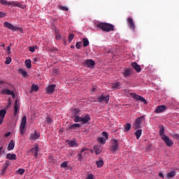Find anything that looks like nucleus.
I'll return each mask as SVG.
<instances>
[{
	"label": "nucleus",
	"mask_w": 179,
	"mask_h": 179,
	"mask_svg": "<svg viewBox=\"0 0 179 179\" xmlns=\"http://www.w3.org/2000/svg\"><path fill=\"white\" fill-rule=\"evenodd\" d=\"M92 120L89 114L83 116H76L73 118L74 122H81L83 124H89V122Z\"/></svg>",
	"instance_id": "f257e3e1"
},
{
	"label": "nucleus",
	"mask_w": 179,
	"mask_h": 179,
	"mask_svg": "<svg viewBox=\"0 0 179 179\" xmlns=\"http://www.w3.org/2000/svg\"><path fill=\"white\" fill-rule=\"evenodd\" d=\"M97 27H99L102 31H106V33L113 31L114 30V25L110 23L101 22L97 24Z\"/></svg>",
	"instance_id": "f03ea898"
},
{
	"label": "nucleus",
	"mask_w": 179,
	"mask_h": 179,
	"mask_svg": "<svg viewBox=\"0 0 179 179\" xmlns=\"http://www.w3.org/2000/svg\"><path fill=\"white\" fill-rule=\"evenodd\" d=\"M4 27L8 29L9 30H12V31H23V29L20 27H17L14 26L13 24H10L9 22H4L3 23Z\"/></svg>",
	"instance_id": "7ed1b4c3"
},
{
	"label": "nucleus",
	"mask_w": 179,
	"mask_h": 179,
	"mask_svg": "<svg viewBox=\"0 0 179 179\" xmlns=\"http://www.w3.org/2000/svg\"><path fill=\"white\" fill-rule=\"evenodd\" d=\"M26 124H27V117L24 116L22 118L20 126V132L21 135H24L26 134Z\"/></svg>",
	"instance_id": "20e7f679"
},
{
	"label": "nucleus",
	"mask_w": 179,
	"mask_h": 179,
	"mask_svg": "<svg viewBox=\"0 0 179 179\" xmlns=\"http://www.w3.org/2000/svg\"><path fill=\"white\" fill-rule=\"evenodd\" d=\"M145 121V115L138 117L134 122L133 125L134 127V129L136 131L141 128V125L142 122Z\"/></svg>",
	"instance_id": "39448f33"
},
{
	"label": "nucleus",
	"mask_w": 179,
	"mask_h": 179,
	"mask_svg": "<svg viewBox=\"0 0 179 179\" xmlns=\"http://www.w3.org/2000/svg\"><path fill=\"white\" fill-rule=\"evenodd\" d=\"M130 96L136 101H141V103H143L144 104H148V101H146L145 99L141 95H138L135 93H131Z\"/></svg>",
	"instance_id": "423d86ee"
},
{
	"label": "nucleus",
	"mask_w": 179,
	"mask_h": 179,
	"mask_svg": "<svg viewBox=\"0 0 179 179\" xmlns=\"http://www.w3.org/2000/svg\"><path fill=\"white\" fill-rule=\"evenodd\" d=\"M102 136H103V137H99L97 141L101 145H106V141L108 140V133H107V131H103Z\"/></svg>",
	"instance_id": "0eeeda50"
},
{
	"label": "nucleus",
	"mask_w": 179,
	"mask_h": 179,
	"mask_svg": "<svg viewBox=\"0 0 179 179\" xmlns=\"http://www.w3.org/2000/svg\"><path fill=\"white\" fill-rule=\"evenodd\" d=\"M127 23L129 29H130V30H132L133 31H135V22H134L132 17H129V18H127Z\"/></svg>",
	"instance_id": "6e6552de"
},
{
	"label": "nucleus",
	"mask_w": 179,
	"mask_h": 179,
	"mask_svg": "<svg viewBox=\"0 0 179 179\" xmlns=\"http://www.w3.org/2000/svg\"><path fill=\"white\" fill-rule=\"evenodd\" d=\"M110 150L112 153H115L118 150V140L113 139L112 140V145L110 146Z\"/></svg>",
	"instance_id": "1a4fd4ad"
},
{
	"label": "nucleus",
	"mask_w": 179,
	"mask_h": 179,
	"mask_svg": "<svg viewBox=\"0 0 179 179\" xmlns=\"http://www.w3.org/2000/svg\"><path fill=\"white\" fill-rule=\"evenodd\" d=\"M162 139L164 141L168 148H171L173 145H174L173 140L170 139V138H169L167 136H164Z\"/></svg>",
	"instance_id": "9d476101"
},
{
	"label": "nucleus",
	"mask_w": 179,
	"mask_h": 179,
	"mask_svg": "<svg viewBox=\"0 0 179 179\" xmlns=\"http://www.w3.org/2000/svg\"><path fill=\"white\" fill-rule=\"evenodd\" d=\"M84 64L86 65V66H87V68H90V69H93L94 68V65H96L94 60L91 59H86Z\"/></svg>",
	"instance_id": "9b49d317"
},
{
	"label": "nucleus",
	"mask_w": 179,
	"mask_h": 179,
	"mask_svg": "<svg viewBox=\"0 0 179 179\" xmlns=\"http://www.w3.org/2000/svg\"><path fill=\"white\" fill-rule=\"evenodd\" d=\"M1 94H6V96H12L13 99L16 98L15 92L10 90L9 89H4L1 90Z\"/></svg>",
	"instance_id": "f8f14e48"
},
{
	"label": "nucleus",
	"mask_w": 179,
	"mask_h": 179,
	"mask_svg": "<svg viewBox=\"0 0 179 179\" xmlns=\"http://www.w3.org/2000/svg\"><path fill=\"white\" fill-rule=\"evenodd\" d=\"M167 110V107L164 105H159L157 107L156 110L154 111L155 114H161V113H164Z\"/></svg>",
	"instance_id": "ddd939ff"
},
{
	"label": "nucleus",
	"mask_w": 179,
	"mask_h": 179,
	"mask_svg": "<svg viewBox=\"0 0 179 179\" xmlns=\"http://www.w3.org/2000/svg\"><path fill=\"white\" fill-rule=\"evenodd\" d=\"M17 6V8H21L24 9V6L20 3L19 1H8L7 6Z\"/></svg>",
	"instance_id": "4468645a"
},
{
	"label": "nucleus",
	"mask_w": 179,
	"mask_h": 179,
	"mask_svg": "<svg viewBox=\"0 0 179 179\" xmlns=\"http://www.w3.org/2000/svg\"><path fill=\"white\" fill-rule=\"evenodd\" d=\"M97 100H98L99 103L105 101V103H108V101L110 100V95H107L105 96L103 94H102L97 98Z\"/></svg>",
	"instance_id": "2eb2a0df"
},
{
	"label": "nucleus",
	"mask_w": 179,
	"mask_h": 179,
	"mask_svg": "<svg viewBox=\"0 0 179 179\" xmlns=\"http://www.w3.org/2000/svg\"><path fill=\"white\" fill-rule=\"evenodd\" d=\"M40 138V133L37 132L36 130L29 135V141H36Z\"/></svg>",
	"instance_id": "dca6fc26"
},
{
	"label": "nucleus",
	"mask_w": 179,
	"mask_h": 179,
	"mask_svg": "<svg viewBox=\"0 0 179 179\" xmlns=\"http://www.w3.org/2000/svg\"><path fill=\"white\" fill-rule=\"evenodd\" d=\"M29 152L34 155L36 159H37L38 156V152H40V148H38V145H36L34 148L30 149Z\"/></svg>",
	"instance_id": "f3484780"
},
{
	"label": "nucleus",
	"mask_w": 179,
	"mask_h": 179,
	"mask_svg": "<svg viewBox=\"0 0 179 179\" xmlns=\"http://www.w3.org/2000/svg\"><path fill=\"white\" fill-rule=\"evenodd\" d=\"M55 87H57V85H50L46 87V92L48 93V94H52L55 91Z\"/></svg>",
	"instance_id": "a211bd4d"
},
{
	"label": "nucleus",
	"mask_w": 179,
	"mask_h": 179,
	"mask_svg": "<svg viewBox=\"0 0 179 179\" xmlns=\"http://www.w3.org/2000/svg\"><path fill=\"white\" fill-rule=\"evenodd\" d=\"M20 110V104L17 103V99H15V105H14V115H16L17 113H19Z\"/></svg>",
	"instance_id": "6ab92c4d"
},
{
	"label": "nucleus",
	"mask_w": 179,
	"mask_h": 179,
	"mask_svg": "<svg viewBox=\"0 0 179 179\" xmlns=\"http://www.w3.org/2000/svg\"><path fill=\"white\" fill-rule=\"evenodd\" d=\"M131 66L138 73L141 72L142 71V69L141 68V66L138 64L136 62H132L131 63Z\"/></svg>",
	"instance_id": "aec40b11"
},
{
	"label": "nucleus",
	"mask_w": 179,
	"mask_h": 179,
	"mask_svg": "<svg viewBox=\"0 0 179 179\" xmlns=\"http://www.w3.org/2000/svg\"><path fill=\"white\" fill-rule=\"evenodd\" d=\"M94 150L95 152V155H100L101 152H103V148H101V145H95L94 146Z\"/></svg>",
	"instance_id": "412c9836"
},
{
	"label": "nucleus",
	"mask_w": 179,
	"mask_h": 179,
	"mask_svg": "<svg viewBox=\"0 0 179 179\" xmlns=\"http://www.w3.org/2000/svg\"><path fill=\"white\" fill-rule=\"evenodd\" d=\"M86 150H87V148H84L81 150V152L78 154V162H82L83 160V156L82 155V153H83V152H86Z\"/></svg>",
	"instance_id": "4be33fe9"
},
{
	"label": "nucleus",
	"mask_w": 179,
	"mask_h": 179,
	"mask_svg": "<svg viewBox=\"0 0 179 179\" xmlns=\"http://www.w3.org/2000/svg\"><path fill=\"white\" fill-rule=\"evenodd\" d=\"M132 73V71H131V69H126L123 71L122 75L124 78H128L131 74Z\"/></svg>",
	"instance_id": "5701e85b"
},
{
	"label": "nucleus",
	"mask_w": 179,
	"mask_h": 179,
	"mask_svg": "<svg viewBox=\"0 0 179 179\" xmlns=\"http://www.w3.org/2000/svg\"><path fill=\"white\" fill-rule=\"evenodd\" d=\"M6 159H8V160H16V159H17V157H16V154L8 153L6 155Z\"/></svg>",
	"instance_id": "b1692460"
},
{
	"label": "nucleus",
	"mask_w": 179,
	"mask_h": 179,
	"mask_svg": "<svg viewBox=\"0 0 179 179\" xmlns=\"http://www.w3.org/2000/svg\"><path fill=\"white\" fill-rule=\"evenodd\" d=\"M69 145L70 148H78V146H79V144H78L76 140H71L69 141Z\"/></svg>",
	"instance_id": "393cba45"
},
{
	"label": "nucleus",
	"mask_w": 179,
	"mask_h": 179,
	"mask_svg": "<svg viewBox=\"0 0 179 179\" xmlns=\"http://www.w3.org/2000/svg\"><path fill=\"white\" fill-rule=\"evenodd\" d=\"M80 113V109L75 108L73 110H71V115L72 117H74V118H76V117H79L78 114H79Z\"/></svg>",
	"instance_id": "a878e982"
},
{
	"label": "nucleus",
	"mask_w": 179,
	"mask_h": 179,
	"mask_svg": "<svg viewBox=\"0 0 179 179\" xmlns=\"http://www.w3.org/2000/svg\"><path fill=\"white\" fill-rule=\"evenodd\" d=\"M80 127H82V125H80V124L74 123V124L69 126V129H78V128H80Z\"/></svg>",
	"instance_id": "bb28decb"
},
{
	"label": "nucleus",
	"mask_w": 179,
	"mask_h": 179,
	"mask_svg": "<svg viewBox=\"0 0 179 179\" xmlns=\"http://www.w3.org/2000/svg\"><path fill=\"white\" fill-rule=\"evenodd\" d=\"M15 149V141L10 140L8 143V150H13Z\"/></svg>",
	"instance_id": "cd10ccee"
},
{
	"label": "nucleus",
	"mask_w": 179,
	"mask_h": 179,
	"mask_svg": "<svg viewBox=\"0 0 179 179\" xmlns=\"http://www.w3.org/2000/svg\"><path fill=\"white\" fill-rule=\"evenodd\" d=\"M18 73H20V75H22V76L23 78H27V76H28V73L26 71H24V69H20L18 70Z\"/></svg>",
	"instance_id": "c85d7f7f"
},
{
	"label": "nucleus",
	"mask_w": 179,
	"mask_h": 179,
	"mask_svg": "<svg viewBox=\"0 0 179 179\" xmlns=\"http://www.w3.org/2000/svg\"><path fill=\"white\" fill-rule=\"evenodd\" d=\"M174 176H176V171H171L169 173H167L166 174V177L168 179L173 178V177H174Z\"/></svg>",
	"instance_id": "c756f323"
},
{
	"label": "nucleus",
	"mask_w": 179,
	"mask_h": 179,
	"mask_svg": "<svg viewBox=\"0 0 179 179\" xmlns=\"http://www.w3.org/2000/svg\"><path fill=\"white\" fill-rule=\"evenodd\" d=\"M159 136H161L162 139L164 138V136H167V135L164 134V127L162 126L159 129Z\"/></svg>",
	"instance_id": "7c9ffc66"
},
{
	"label": "nucleus",
	"mask_w": 179,
	"mask_h": 179,
	"mask_svg": "<svg viewBox=\"0 0 179 179\" xmlns=\"http://www.w3.org/2000/svg\"><path fill=\"white\" fill-rule=\"evenodd\" d=\"M134 135L136 136V139H139L142 136V129H138L134 132Z\"/></svg>",
	"instance_id": "2f4dec72"
},
{
	"label": "nucleus",
	"mask_w": 179,
	"mask_h": 179,
	"mask_svg": "<svg viewBox=\"0 0 179 179\" xmlns=\"http://www.w3.org/2000/svg\"><path fill=\"white\" fill-rule=\"evenodd\" d=\"M25 68H27V69L31 68V61L30 59L25 60Z\"/></svg>",
	"instance_id": "473e14b6"
},
{
	"label": "nucleus",
	"mask_w": 179,
	"mask_h": 179,
	"mask_svg": "<svg viewBox=\"0 0 179 179\" xmlns=\"http://www.w3.org/2000/svg\"><path fill=\"white\" fill-rule=\"evenodd\" d=\"M5 115H6V109L1 110H0L1 120H3V118H5Z\"/></svg>",
	"instance_id": "72a5a7b5"
},
{
	"label": "nucleus",
	"mask_w": 179,
	"mask_h": 179,
	"mask_svg": "<svg viewBox=\"0 0 179 179\" xmlns=\"http://www.w3.org/2000/svg\"><path fill=\"white\" fill-rule=\"evenodd\" d=\"M131 124L127 123L126 124H124V132H128L129 129H131Z\"/></svg>",
	"instance_id": "f704fd0d"
},
{
	"label": "nucleus",
	"mask_w": 179,
	"mask_h": 179,
	"mask_svg": "<svg viewBox=\"0 0 179 179\" xmlns=\"http://www.w3.org/2000/svg\"><path fill=\"white\" fill-rule=\"evenodd\" d=\"M96 164L99 169H101V167H103V166H104V162L101 159L99 161H96Z\"/></svg>",
	"instance_id": "c9c22d12"
},
{
	"label": "nucleus",
	"mask_w": 179,
	"mask_h": 179,
	"mask_svg": "<svg viewBox=\"0 0 179 179\" xmlns=\"http://www.w3.org/2000/svg\"><path fill=\"white\" fill-rule=\"evenodd\" d=\"M89 39L87 38H83V47H87L89 45Z\"/></svg>",
	"instance_id": "e433bc0d"
},
{
	"label": "nucleus",
	"mask_w": 179,
	"mask_h": 179,
	"mask_svg": "<svg viewBox=\"0 0 179 179\" xmlns=\"http://www.w3.org/2000/svg\"><path fill=\"white\" fill-rule=\"evenodd\" d=\"M38 85L33 84L31 87V92H38Z\"/></svg>",
	"instance_id": "4c0bfd02"
},
{
	"label": "nucleus",
	"mask_w": 179,
	"mask_h": 179,
	"mask_svg": "<svg viewBox=\"0 0 179 179\" xmlns=\"http://www.w3.org/2000/svg\"><path fill=\"white\" fill-rule=\"evenodd\" d=\"M68 164H69V162L68 161H65L62 162L60 166L62 169H66V167H68Z\"/></svg>",
	"instance_id": "58836bf2"
},
{
	"label": "nucleus",
	"mask_w": 179,
	"mask_h": 179,
	"mask_svg": "<svg viewBox=\"0 0 179 179\" xmlns=\"http://www.w3.org/2000/svg\"><path fill=\"white\" fill-rule=\"evenodd\" d=\"M118 87H120V83L119 82L114 83L112 85V88L113 89H118Z\"/></svg>",
	"instance_id": "ea45409f"
},
{
	"label": "nucleus",
	"mask_w": 179,
	"mask_h": 179,
	"mask_svg": "<svg viewBox=\"0 0 179 179\" xmlns=\"http://www.w3.org/2000/svg\"><path fill=\"white\" fill-rule=\"evenodd\" d=\"M46 124H48V125H51L52 124V120H51V117H48L45 120Z\"/></svg>",
	"instance_id": "a19ab883"
},
{
	"label": "nucleus",
	"mask_w": 179,
	"mask_h": 179,
	"mask_svg": "<svg viewBox=\"0 0 179 179\" xmlns=\"http://www.w3.org/2000/svg\"><path fill=\"white\" fill-rule=\"evenodd\" d=\"M17 174H20V176H22L23 174H24V169H19L17 171Z\"/></svg>",
	"instance_id": "79ce46f5"
},
{
	"label": "nucleus",
	"mask_w": 179,
	"mask_h": 179,
	"mask_svg": "<svg viewBox=\"0 0 179 179\" xmlns=\"http://www.w3.org/2000/svg\"><path fill=\"white\" fill-rule=\"evenodd\" d=\"M0 3L1 5L8 6V1L7 0H0Z\"/></svg>",
	"instance_id": "37998d69"
},
{
	"label": "nucleus",
	"mask_w": 179,
	"mask_h": 179,
	"mask_svg": "<svg viewBox=\"0 0 179 179\" xmlns=\"http://www.w3.org/2000/svg\"><path fill=\"white\" fill-rule=\"evenodd\" d=\"M75 37V35L73 34H71L69 35V43H72V40H73V38Z\"/></svg>",
	"instance_id": "c03bdc74"
},
{
	"label": "nucleus",
	"mask_w": 179,
	"mask_h": 179,
	"mask_svg": "<svg viewBox=\"0 0 179 179\" xmlns=\"http://www.w3.org/2000/svg\"><path fill=\"white\" fill-rule=\"evenodd\" d=\"M76 47L77 50H80V48H82V42H77L76 44Z\"/></svg>",
	"instance_id": "a18cd8bd"
},
{
	"label": "nucleus",
	"mask_w": 179,
	"mask_h": 179,
	"mask_svg": "<svg viewBox=\"0 0 179 179\" xmlns=\"http://www.w3.org/2000/svg\"><path fill=\"white\" fill-rule=\"evenodd\" d=\"M94 176L92 173H90L87 175L85 179H94Z\"/></svg>",
	"instance_id": "49530a36"
},
{
	"label": "nucleus",
	"mask_w": 179,
	"mask_h": 179,
	"mask_svg": "<svg viewBox=\"0 0 179 179\" xmlns=\"http://www.w3.org/2000/svg\"><path fill=\"white\" fill-rule=\"evenodd\" d=\"M59 8L60 9V10H64L65 12H67L68 10V7H65V6H60L59 7Z\"/></svg>",
	"instance_id": "de8ad7c7"
},
{
	"label": "nucleus",
	"mask_w": 179,
	"mask_h": 179,
	"mask_svg": "<svg viewBox=\"0 0 179 179\" xmlns=\"http://www.w3.org/2000/svg\"><path fill=\"white\" fill-rule=\"evenodd\" d=\"M10 62H12V59L10 57H9V58L6 59L5 64H6V65H9V64H10Z\"/></svg>",
	"instance_id": "09e8293b"
},
{
	"label": "nucleus",
	"mask_w": 179,
	"mask_h": 179,
	"mask_svg": "<svg viewBox=\"0 0 179 179\" xmlns=\"http://www.w3.org/2000/svg\"><path fill=\"white\" fill-rule=\"evenodd\" d=\"M29 50L31 52H34V51H36V48L34 47H29Z\"/></svg>",
	"instance_id": "8fccbe9b"
},
{
	"label": "nucleus",
	"mask_w": 179,
	"mask_h": 179,
	"mask_svg": "<svg viewBox=\"0 0 179 179\" xmlns=\"http://www.w3.org/2000/svg\"><path fill=\"white\" fill-rule=\"evenodd\" d=\"M5 171H6V169H3L1 171V176L2 177H3V176H5Z\"/></svg>",
	"instance_id": "3c124183"
},
{
	"label": "nucleus",
	"mask_w": 179,
	"mask_h": 179,
	"mask_svg": "<svg viewBox=\"0 0 179 179\" xmlns=\"http://www.w3.org/2000/svg\"><path fill=\"white\" fill-rule=\"evenodd\" d=\"M55 37L57 40H61L62 38L61 34H56Z\"/></svg>",
	"instance_id": "603ef678"
},
{
	"label": "nucleus",
	"mask_w": 179,
	"mask_h": 179,
	"mask_svg": "<svg viewBox=\"0 0 179 179\" xmlns=\"http://www.w3.org/2000/svg\"><path fill=\"white\" fill-rule=\"evenodd\" d=\"M6 16V13L2 12V11H0V17H3Z\"/></svg>",
	"instance_id": "864d4df0"
},
{
	"label": "nucleus",
	"mask_w": 179,
	"mask_h": 179,
	"mask_svg": "<svg viewBox=\"0 0 179 179\" xmlns=\"http://www.w3.org/2000/svg\"><path fill=\"white\" fill-rule=\"evenodd\" d=\"M158 176H159V177H161L162 178H164V175H163V173H162V172H159L158 173Z\"/></svg>",
	"instance_id": "5fc2aeb1"
},
{
	"label": "nucleus",
	"mask_w": 179,
	"mask_h": 179,
	"mask_svg": "<svg viewBox=\"0 0 179 179\" xmlns=\"http://www.w3.org/2000/svg\"><path fill=\"white\" fill-rule=\"evenodd\" d=\"M173 138H176V139H178L179 138V134H174Z\"/></svg>",
	"instance_id": "6e6d98bb"
},
{
	"label": "nucleus",
	"mask_w": 179,
	"mask_h": 179,
	"mask_svg": "<svg viewBox=\"0 0 179 179\" xmlns=\"http://www.w3.org/2000/svg\"><path fill=\"white\" fill-rule=\"evenodd\" d=\"M4 136H6V137L10 136V131L7 132L6 134H5Z\"/></svg>",
	"instance_id": "4d7b16f0"
},
{
	"label": "nucleus",
	"mask_w": 179,
	"mask_h": 179,
	"mask_svg": "<svg viewBox=\"0 0 179 179\" xmlns=\"http://www.w3.org/2000/svg\"><path fill=\"white\" fill-rule=\"evenodd\" d=\"M50 51H52V52H54V51H57V48H52L50 49Z\"/></svg>",
	"instance_id": "13d9d810"
},
{
	"label": "nucleus",
	"mask_w": 179,
	"mask_h": 179,
	"mask_svg": "<svg viewBox=\"0 0 179 179\" xmlns=\"http://www.w3.org/2000/svg\"><path fill=\"white\" fill-rule=\"evenodd\" d=\"M7 49L8 52H10V45L8 46Z\"/></svg>",
	"instance_id": "bf43d9fd"
},
{
	"label": "nucleus",
	"mask_w": 179,
	"mask_h": 179,
	"mask_svg": "<svg viewBox=\"0 0 179 179\" xmlns=\"http://www.w3.org/2000/svg\"><path fill=\"white\" fill-rule=\"evenodd\" d=\"M3 121V120L0 119V125L2 124Z\"/></svg>",
	"instance_id": "052dcab7"
},
{
	"label": "nucleus",
	"mask_w": 179,
	"mask_h": 179,
	"mask_svg": "<svg viewBox=\"0 0 179 179\" xmlns=\"http://www.w3.org/2000/svg\"><path fill=\"white\" fill-rule=\"evenodd\" d=\"M71 48H72V49L75 48V45H71Z\"/></svg>",
	"instance_id": "680f3d73"
},
{
	"label": "nucleus",
	"mask_w": 179,
	"mask_h": 179,
	"mask_svg": "<svg viewBox=\"0 0 179 179\" xmlns=\"http://www.w3.org/2000/svg\"><path fill=\"white\" fill-rule=\"evenodd\" d=\"M3 84V81L0 80V85Z\"/></svg>",
	"instance_id": "e2e57ef3"
},
{
	"label": "nucleus",
	"mask_w": 179,
	"mask_h": 179,
	"mask_svg": "<svg viewBox=\"0 0 179 179\" xmlns=\"http://www.w3.org/2000/svg\"><path fill=\"white\" fill-rule=\"evenodd\" d=\"M2 149H3V147L0 148V151H1V150H2Z\"/></svg>",
	"instance_id": "0e129e2a"
},
{
	"label": "nucleus",
	"mask_w": 179,
	"mask_h": 179,
	"mask_svg": "<svg viewBox=\"0 0 179 179\" xmlns=\"http://www.w3.org/2000/svg\"><path fill=\"white\" fill-rule=\"evenodd\" d=\"M2 47H5V45H2Z\"/></svg>",
	"instance_id": "69168bd1"
},
{
	"label": "nucleus",
	"mask_w": 179,
	"mask_h": 179,
	"mask_svg": "<svg viewBox=\"0 0 179 179\" xmlns=\"http://www.w3.org/2000/svg\"><path fill=\"white\" fill-rule=\"evenodd\" d=\"M9 103H10V100H9Z\"/></svg>",
	"instance_id": "338daca9"
}]
</instances>
